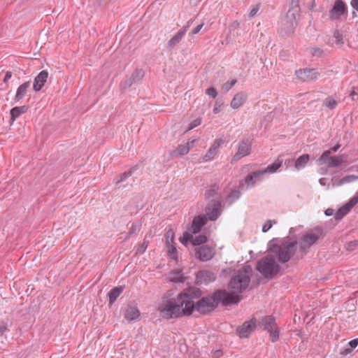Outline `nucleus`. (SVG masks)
<instances>
[{"instance_id": "1", "label": "nucleus", "mask_w": 358, "mask_h": 358, "mask_svg": "<svg viewBox=\"0 0 358 358\" xmlns=\"http://www.w3.org/2000/svg\"><path fill=\"white\" fill-rule=\"evenodd\" d=\"M186 289L180 292L176 299L162 301L158 306L157 310L164 318H178L182 316H189L192 314V305L189 303Z\"/></svg>"}, {"instance_id": "2", "label": "nucleus", "mask_w": 358, "mask_h": 358, "mask_svg": "<svg viewBox=\"0 0 358 358\" xmlns=\"http://www.w3.org/2000/svg\"><path fill=\"white\" fill-rule=\"evenodd\" d=\"M186 294L188 296L187 299L193 306L192 312L196 310L200 314L207 315L213 311L218 305L215 292L210 296L201 297L196 303H194L193 300L199 299L201 296V289L195 287H190L186 289Z\"/></svg>"}, {"instance_id": "3", "label": "nucleus", "mask_w": 358, "mask_h": 358, "mask_svg": "<svg viewBox=\"0 0 358 358\" xmlns=\"http://www.w3.org/2000/svg\"><path fill=\"white\" fill-rule=\"evenodd\" d=\"M252 273V269L249 265L244 266L242 268L236 271L229 282V289L231 292L242 293L245 291L249 285Z\"/></svg>"}, {"instance_id": "4", "label": "nucleus", "mask_w": 358, "mask_h": 358, "mask_svg": "<svg viewBox=\"0 0 358 358\" xmlns=\"http://www.w3.org/2000/svg\"><path fill=\"white\" fill-rule=\"evenodd\" d=\"M271 252L274 254L280 263H286L291 258L296 259L298 252L297 241H284L280 243L273 244L270 248Z\"/></svg>"}, {"instance_id": "5", "label": "nucleus", "mask_w": 358, "mask_h": 358, "mask_svg": "<svg viewBox=\"0 0 358 358\" xmlns=\"http://www.w3.org/2000/svg\"><path fill=\"white\" fill-rule=\"evenodd\" d=\"M322 236L321 228H315L304 234L299 241V249L296 255V259H302L310 250L312 245L317 242Z\"/></svg>"}, {"instance_id": "6", "label": "nucleus", "mask_w": 358, "mask_h": 358, "mask_svg": "<svg viewBox=\"0 0 358 358\" xmlns=\"http://www.w3.org/2000/svg\"><path fill=\"white\" fill-rule=\"evenodd\" d=\"M257 271L266 278H272L279 270L273 256L268 255L259 259L257 264Z\"/></svg>"}, {"instance_id": "7", "label": "nucleus", "mask_w": 358, "mask_h": 358, "mask_svg": "<svg viewBox=\"0 0 358 358\" xmlns=\"http://www.w3.org/2000/svg\"><path fill=\"white\" fill-rule=\"evenodd\" d=\"M264 329L270 334L272 342H275L279 338V329L275 324V317L269 315L264 317L262 320Z\"/></svg>"}, {"instance_id": "8", "label": "nucleus", "mask_w": 358, "mask_h": 358, "mask_svg": "<svg viewBox=\"0 0 358 358\" xmlns=\"http://www.w3.org/2000/svg\"><path fill=\"white\" fill-rule=\"evenodd\" d=\"M234 294L235 293L233 292L230 294L226 290L220 289L215 292V296L217 298V303L222 302L224 306L236 304L241 301V297Z\"/></svg>"}, {"instance_id": "9", "label": "nucleus", "mask_w": 358, "mask_h": 358, "mask_svg": "<svg viewBox=\"0 0 358 358\" xmlns=\"http://www.w3.org/2000/svg\"><path fill=\"white\" fill-rule=\"evenodd\" d=\"M251 150L252 142L248 138L241 140L238 144L236 153L231 158V164H234L242 157L249 155L251 152Z\"/></svg>"}, {"instance_id": "10", "label": "nucleus", "mask_w": 358, "mask_h": 358, "mask_svg": "<svg viewBox=\"0 0 358 358\" xmlns=\"http://www.w3.org/2000/svg\"><path fill=\"white\" fill-rule=\"evenodd\" d=\"M296 77L303 82H311L318 78L320 73L316 69H303L296 71Z\"/></svg>"}, {"instance_id": "11", "label": "nucleus", "mask_w": 358, "mask_h": 358, "mask_svg": "<svg viewBox=\"0 0 358 358\" xmlns=\"http://www.w3.org/2000/svg\"><path fill=\"white\" fill-rule=\"evenodd\" d=\"M196 139H192L187 141L186 143L180 144L177 148L171 151L169 155L172 159L179 158L187 155L189 150L194 146Z\"/></svg>"}, {"instance_id": "12", "label": "nucleus", "mask_w": 358, "mask_h": 358, "mask_svg": "<svg viewBox=\"0 0 358 358\" xmlns=\"http://www.w3.org/2000/svg\"><path fill=\"white\" fill-rule=\"evenodd\" d=\"M256 328V320L255 318L245 321L236 329V333L241 338H248Z\"/></svg>"}, {"instance_id": "13", "label": "nucleus", "mask_w": 358, "mask_h": 358, "mask_svg": "<svg viewBox=\"0 0 358 358\" xmlns=\"http://www.w3.org/2000/svg\"><path fill=\"white\" fill-rule=\"evenodd\" d=\"M192 24V20H189L186 25L183 26L167 43L166 48L169 50H173L175 46L178 45L185 35L187 29Z\"/></svg>"}, {"instance_id": "14", "label": "nucleus", "mask_w": 358, "mask_h": 358, "mask_svg": "<svg viewBox=\"0 0 358 358\" xmlns=\"http://www.w3.org/2000/svg\"><path fill=\"white\" fill-rule=\"evenodd\" d=\"M215 255V250L212 246L204 245L196 248V257L202 262L211 259Z\"/></svg>"}, {"instance_id": "15", "label": "nucleus", "mask_w": 358, "mask_h": 358, "mask_svg": "<svg viewBox=\"0 0 358 358\" xmlns=\"http://www.w3.org/2000/svg\"><path fill=\"white\" fill-rule=\"evenodd\" d=\"M224 143L222 138H217L214 141L210 148L208 150L206 155L199 160V162H209L215 159L218 153L220 147Z\"/></svg>"}, {"instance_id": "16", "label": "nucleus", "mask_w": 358, "mask_h": 358, "mask_svg": "<svg viewBox=\"0 0 358 358\" xmlns=\"http://www.w3.org/2000/svg\"><path fill=\"white\" fill-rule=\"evenodd\" d=\"M216 275L214 273L207 270L199 271L196 275L197 285H207L215 281Z\"/></svg>"}, {"instance_id": "17", "label": "nucleus", "mask_w": 358, "mask_h": 358, "mask_svg": "<svg viewBox=\"0 0 358 358\" xmlns=\"http://www.w3.org/2000/svg\"><path fill=\"white\" fill-rule=\"evenodd\" d=\"M221 203L219 201H214L206 208V217L207 220H216L220 215Z\"/></svg>"}, {"instance_id": "18", "label": "nucleus", "mask_w": 358, "mask_h": 358, "mask_svg": "<svg viewBox=\"0 0 358 358\" xmlns=\"http://www.w3.org/2000/svg\"><path fill=\"white\" fill-rule=\"evenodd\" d=\"M346 161L345 157L344 155H338L330 157L328 156L325 160H319L318 162L320 164H325L329 168H334L338 167L342 164L345 163Z\"/></svg>"}, {"instance_id": "19", "label": "nucleus", "mask_w": 358, "mask_h": 358, "mask_svg": "<svg viewBox=\"0 0 358 358\" xmlns=\"http://www.w3.org/2000/svg\"><path fill=\"white\" fill-rule=\"evenodd\" d=\"M345 11L346 6L344 1L342 0H336L330 10V18L331 20L338 19Z\"/></svg>"}, {"instance_id": "20", "label": "nucleus", "mask_w": 358, "mask_h": 358, "mask_svg": "<svg viewBox=\"0 0 358 358\" xmlns=\"http://www.w3.org/2000/svg\"><path fill=\"white\" fill-rule=\"evenodd\" d=\"M206 222L207 217L205 215L196 216L192 220L189 230L192 234H197Z\"/></svg>"}, {"instance_id": "21", "label": "nucleus", "mask_w": 358, "mask_h": 358, "mask_svg": "<svg viewBox=\"0 0 358 358\" xmlns=\"http://www.w3.org/2000/svg\"><path fill=\"white\" fill-rule=\"evenodd\" d=\"M48 77V73L47 71H41L35 78L34 81L33 88L36 92L40 91L44 86Z\"/></svg>"}, {"instance_id": "22", "label": "nucleus", "mask_w": 358, "mask_h": 358, "mask_svg": "<svg viewBox=\"0 0 358 358\" xmlns=\"http://www.w3.org/2000/svg\"><path fill=\"white\" fill-rule=\"evenodd\" d=\"M265 173L263 170L253 171L246 176L245 178V182L248 186H253L257 182L261 181Z\"/></svg>"}, {"instance_id": "23", "label": "nucleus", "mask_w": 358, "mask_h": 358, "mask_svg": "<svg viewBox=\"0 0 358 358\" xmlns=\"http://www.w3.org/2000/svg\"><path fill=\"white\" fill-rule=\"evenodd\" d=\"M247 99L248 94L245 92H239L234 95L230 106L234 109H238L245 103Z\"/></svg>"}, {"instance_id": "24", "label": "nucleus", "mask_w": 358, "mask_h": 358, "mask_svg": "<svg viewBox=\"0 0 358 358\" xmlns=\"http://www.w3.org/2000/svg\"><path fill=\"white\" fill-rule=\"evenodd\" d=\"M30 87V81H27L20 85L17 89L15 100L19 101L22 100L27 94L28 89Z\"/></svg>"}, {"instance_id": "25", "label": "nucleus", "mask_w": 358, "mask_h": 358, "mask_svg": "<svg viewBox=\"0 0 358 358\" xmlns=\"http://www.w3.org/2000/svg\"><path fill=\"white\" fill-rule=\"evenodd\" d=\"M27 110L28 107L27 106H15L10 111L11 123L14 122L22 114L27 113Z\"/></svg>"}, {"instance_id": "26", "label": "nucleus", "mask_w": 358, "mask_h": 358, "mask_svg": "<svg viewBox=\"0 0 358 358\" xmlns=\"http://www.w3.org/2000/svg\"><path fill=\"white\" fill-rule=\"evenodd\" d=\"M140 316V311L136 307L129 306L124 312V317L128 321L136 320Z\"/></svg>"}, {"instance_id": "27", "label": "nucleus", "mask_w": 358, "mask_h": 358, "mask_svg": "<svg viewBox=\"0 0 358 358\" xmlns=\"http://www.w3.org/2000/svg\"><path fill=\"white\" fill-rule=\"evenodd\" d=\"M124 290V287H115L108 292L109 303H113Z\"/></svg>"}, {"instance_id": "28", "label": "nucleus", "mask_w": 358, "mask_h": 358, "mask_svg": "<svg viewBox=\"0 0 358 358\" xmlns=\"http://www.w3.org/2000/svg\"><path fill=\"white\" fill-rule=\"evenodd\" d=\"M310 159L309 155L304 154L300 156L295 162L294 166L296 169L299 170L306 166Z\"/></svg>"}, {"instance_id": "29", "label": "nucleus", "mask_w": 358, "mask_h": 358, "mask_svg": "<svg viewBox=\"0 0 358 358\" xmlns=\"http://www.w3.org/2000/svg\"><path fill=\"white\" fill-rule=\"evenodd\" d=\"M299 8L297 5L290 8L287 12V17L289 20L292 24L293 21H296V18L299 16Z\"/></svg>"}, {"instance_id": "30", "label": "nucleus", "mask_w": 358, "mask_h": 358, "mask_svg": "<svg viewBox=\"0 0 358 358\" xmlns=\"http://www.w3.org/2000/svg\"><path fill=\"white\" fill-rule=\"evenodd\" d=\"M137 169V166H133L132 168H131L129 170L125 171L124 173L120 174V176H118L117 178H116V181H115V183L117 185L120 182H124V180H126L128 178H129L130 176H131L133 172Z\"/></svg>"}, {"instance_id": "31", "label": "nucleus", "mask_w": 358, "mask_h": 358, "mask_svg": "<svg viewBox=\"0 0 358 358\" xmlns=\"http://www.w3.org/2000/svg\"><path fill=\"white\" fill-rule=\"evenodd\" d=\"M145 76V72L141 69H135L130 76L132 81L136 84L140 83Z\"/></svg>"}, {"instance_id": "32", "label": "nucleus", "mask_w": 358, "mask_h": 358, "mask_svg": "<svg viewBox=\"0 0 358 358\" xmlns=\"http://www.w3.org/2000/svg\"><path fill=\"white\" fill-rule=\"evenodd\" d=\"M166 248H167V254L168 256L175 260H177L178 259V252L177 249L175 245V243H166Z\"/></svg>"}, {"instance_id": "33", "label": "nucleus", "mask_w": 358, "mask_h": 358, "mask_svg": "<svg viewBox=\"0 0 358 358\" xmlns=\"http://www.w3.org/2000/svg\"><path fill=\"white\" fill-rule=\"evenodd\" d=\"M282 166V161L277 160L272 164L268 165L266 169H262L265 174L273 173Z\"/></svg>"}, {"instance_id": "34", "label": "nucleus", "mask_w": 358, "mask_h": 358, "mask_svg": "<svg viewBox=\"0 0 358 358\" xmlns=\"http://www.w3.org/2000/svg\"><path fill=\"white\" fill-rule=\"evenodd\" d=\"M193 234L190 231H185L183 233L182 236L180 238V241L182 244L187 246L188 243H192Z\"/></svg>"}, {"instance_id": "35", "label": "nucleus", "mask_w": 358, "mask_h": 358, "mask_svg": "<svg viewBox=\"0 0 358 358\" xmlns=\"http://www.w3.org/2000/svg\"><path fill=\"white\" fill-rule=\"evenodd\" d=\"M350 210L344 205L335 214V219L336 220H341L345 215H346Z\"/></svg>"}, {"instance_id": "36", "label": "nucleus", "mask_w": 358, "mask_h": 358, "mask_svg": "<svg viewBox=\"0 0 358 358\" xmlns=\"http://www.w3.org/2000/svg\"><path fill=\"white\" fill-rule=\"evenodd\" d=\"M323 105L332 110L337 106V101L333 97L329 96L324 99Z\"/></svg>"}, {"instance_id": "37", "label": "nucleus", "mask_w": 358, "mask_h": 358, "mask_svg": "<svg viewBox=\"0 0 358 358\" xmlns=\"http://www.w3.org/2000/svg\"><path fill=\"white\" fill-rule=\"evenodd\" d=\"M141 226V222H139L138 223H133L129 229V231L127 234L125 239L129 238V237L135 234H136L137 231L140 230Z\"/></svg>"}, {"instance_id": "38", "label": "nucleus", "mask_w": 358, "mask_h": 358, "mask_svg": "<svg viewBox=\"0 0 358 358\" xmlns=\"http://www.w3.org/2000/svg\"><path fill=\"white\" fill-rule=\"evenodd\" d=\"M340 148L339 144H336L330 149L324 151L322 155L320 157L319 160H325V159L329 156L332 152H336Z\"/></svg>"}, {"instance_id": "39", "label": "nucleus", "mask_w": 358, "mask_h": 358, "mask_svg": "<svg viewBox=\"0 0 358 358\" xmlns=\"http://www.w3.org/2000/svg\"><path fill=\"white\" fill-rule=\"evenodd\" d=\"M358 180V176H355V175H348V176H346L343 178H342L338 185H342L345 183H348V182H354L355 180Z\"/></svg>"}, {"instance_id": "40", "label": "nucleus", "mask_w": 358, "mask_h": 358, "mask_svg": "<svg viewBox=\"0 0 358 358\" xmlns=\"http://www.w3.org/2000/svg\"><path fill=\"white\" fill-rule=\"evenodd\" d=\"M207 241V237L205 235H199L192 238V244L194 245H199L205 243Z\"/></svg>"}, {"instance_id": "41", "label": "nucleus", "mask_w": 358, "mask_h": 358, "mask_svg": "<svg viewBox=\"0 0 358 358\" xmlns=\"http://www.w3.org/2000/svg\"><path fill=\"white\" fill-rule=\"evenodd\" d=\"M236 83H237V80L236 79H233L231 81L226 82L225 83H224L222 85V90L224 92H227L234 87V85Z\"/></svg>"}, {"instance_id": "42", "label": "nucleus", "mask_w": 358, "mask_h": 358, "mask_svg": "<svg viewBox=\"0 0 358 358\" xmlns=\"http://www.w3.org/2000/svg\"><path fill=\"white\" fill-rule=\"evenodd\" d=\"M133 84H135L131 77H127L124 80L120 83V87L125 90L131 87Z\"/></svg>"}, {"instance_id": "43", "label": "nucleus", "mask_w": 358, "mask_h": 358, "mask_svg": "<svg viewBox=\"0 0 358 358\" xmlns=\"http://www.w3.org/2000/svg\"><path fill=\"white\" fill-rule=\"evenodd\" d=\"M334 37L336 39L335 43L337 45H341L343 44V35L341 33H340V31L338 30H335V31L334 33Z\"/></svg>"}, {"instance_id": "44", "label": "nucleus", "mask_w": 358, "mask_h": 358, "mask_svg": "<svg viewBox=\"0 0 358 358\" xmlns=\"http://www.w3.org/2000/svg\"><path fill=\"white\" fill-rule=\"evenodd\" d=\"M358 203V194H356L350 201L345 205L350 210Z\"/></svg>"}, {"instance_id": "45", "label": "nucleus", "mask_w": 358, "mask_h": 358, "mask_svg": "<svg viewBox=\"0 0 358 358\" xmlns=\"http://www.w3.org/2000/svg\"><path fill=\"white\" fill-rule=\"evenodd\" d=\"M241 192L238 190H232L227 196V199L230 200L231 202L238 199L240 197Z\"/></svg>"}, {"instance_id": "46", "label": "nucleus", "mask_w": 358, "mask_h": 358, "mask_svg": "<svg viewBox=\"0 0 358 358\" xmlns=\"http://www.w3.org/2000/svg\"><path fill=\"white\" fill-rule=\"evenodd\" d=\"M277 222L275 220H268L262 227V231L267 232L273 226V224H276Z\"/></svg>"}, {"instance_id": "47", "label": "nucleus", "mask_w": 358, "mask_h": 358, "mask_svg": "<svg viewBox=\"0 0 358 358\" xmlns=\"http://www.w3.org/2000/svg\"><path fill=\"white\" fill-rule=\"evenodd\" d=\"M148 246V241L144 240L143 243L137 248V254H143Z\"/></svg>"}, {"instance_id": "48", "label": "nucleus", "mask_w": 358, "mask_h": 358, "mask_svg": "<svg viewBox=\"0 0 358 358\" xmlns=\"http://www.w3.org/2000/svg\"><path fill=\"white\" fill-rule=\"evenodd\" d=\"M201 123V117H198L196 119H195L194 121H192L189 127H188V129H187V131H190L192 129H193L194 128L196 127L197 126L200 125Z\"/></svg>"}, {"instance_id": "49", "label": "nucleus", "mask_w": 358, "mask_h": 358, "mask_svg": "<svg viewBox=\"0 0 358 358\" xmlns=\"http://www.w3.org/2000/svg\"><path fill=\"white\" fill-rule=\"evenodd\" d=\"M166 239L167 243H171L174 242V233L170 229L166 233Z\"/></svg>"}, {"instance_id": "50", "label": "nucleus", "mask_w": 358, "mask_h": 358, "mask_svg": "<svg viewBox=\"0 0 358 358\" xmlns=\"http://www.w3.org/2000/svg\"><path fill=\"white\" fill-rule=\"evenodd\" d=\"M260 7H261L260 3L254 5L249 13L250 17H253L257 13V12L260 9Z\"/></svg>"}, {"instance_id": "51", "label": "nucleus", "mask_w": 358, "mask_h": 358, "mask_svg": "<svg viewBox=\"0 0 358 358\" xmlns=\"http://www.w3.org/2000/svg\"><path fill=\"white\" fill-rule=\"evenodd\" d=\"M312 55L317 57H321L324 55V51L320 48H312Z\"/></svg>"}, {"instance_id": "52", "label": "nucleus", "mask_w": 358, "mask_h": 358, "mask_svg": "<svg viewBox=\"0 0 358 358\" xmlns=\"http://www.w3.org/2000/svg\"><path fill=\"white\" fill-rule=\"evenodd\" d=\"M206 94H208V96H210L213 98H215L217 95V90L213 87L208 88L206 90Z\"/></svg>"}, {"instance_id": "53", "label": "nucleus", "mask_w": 358, "mask_h": 358, "mask_svg": "<svg viewBox=\"0 0 358 358\" xmlns=\"http://www.w3.org/2000/svg\"><path fill=\"white\" fill-rule=\"evenodd\" d=\"M358 245V241L355 240L353 241L349 242L346 245V249L349 251H352L355 249V248Z\"/></svg>"}, {"instance_id": "54", "label": "nucleus", "mask_w": 358, "mask_h": 358, "mask_svg": "<svg viewBox=\"0 0 358 358\" xmlns=\"http://www.w3.org/2000/svg\"><path fill=\"white\" fill-rule=\"evenodd\" d=\"M8 331L7 324L4 322L0 323V334L2 336Z\"/></svg>"}, {"instance_id": "55", "label": "nucleus", "mask_w": 358, "mask_h": 358, "mask_svg": "<svg viewBox=\"0 0 358 358\" xmlns=\"http://www.w3.org/2000/svg\"><path fill=\"white\" fill-rule=\"evenodd\" d=\"M204 24L203 23H201L200 24H199L198 26H196L190 33L189 34H192V35H194V34H198L200 30L202 29V27H203Z\"/></svg>"}, {"instance_id": "56", "label": "nucleus", "mask_w": 358, "mask_h": 358, "mask_svg": "<svg viewBox=\"0 0 358 358\" xmlns=\"http://www.w3.org/2000/svg\"><path fill=\"white\" fill-rule=\"evenodd\" d=\"M351 348H355L358 345V338H355L348 343Z\"/></svg>"}, {"instance_id": "57", "label": "nucleus", "mask_w": 358, "mask_h": 358, "mask_svg": "<svg viewBox=\"0 0 358 358\" xmlns=\"http://www.w3.org/2000/svg\"><path fill=\"white\" fill-rule=\"evenodd\" d=\"M222 106V103H220L218 101L215 102L214 108H213V113L215 114L218 113L220 111V107Z\"/></svg>"}, {"instance_id": "58", "label": "nucleus", "mask_w": 358, "mask_h": 358, "mask_svg": "<svg viewBox=\"0 0 358 358\" xmlns=\"http://www.w3.org/2000/svg\"><path fill=\"white\" fill-rule=\"evenodd\" d=\"M11 77H12V73L10 71H6L4 78H3V82L5 83H7L8 80L10 79Z\"/></svg>"}, {"instance_id": "59", "label": "nucleus", "mask_w": 358, "mask_h": 358, "mask_svg": "<svg viewBox=\"0 0 358 358\" xmlns=\"http://www.w3.org/2000/svg\"><path fill=\"white\" fill-rule=\"evenodd\" d=\"M350 4L353 8L358 11V0H351Z\"/></svg>"}, {"instance_id": "60", "label": "nucleus", "mask_w": 358, "mask_h": 358, "mask_svg": "<svg viewBox=\"0 0 358 358\" xmlns=\"http://www.w3.org/2000/svg\"><path fill=\"white\" fill-rule=\"evenodd\" d=\"M240 26V23L238 22V21H234V22H232L230 26H229V28L230 29H238Z\"/></svg>"}, {"instance_id": "61", "label": "nucleus", "mask_w": 358, "mask_h": 358, "mask_svg": "<svg viewBox=\"0 0 358 358\" xmlns=\"http://www.w3.org/2000/svg\"><path fill=\"white\" fill-rule=\"evenodd\" d=\"M215 193V192L214 189H210L207 192V196H208V197L213 196Z\"/></svg>"}, {"instance_id": "62", "label": "nucleus", "mask_w": 358, "mask_h": 358, "mask_svg": "<svg viewBox=\"0 0 358 358\" xmlns=\"http://www.w3.org/2000/svg\"><path fill=\"white\" fill-rule=\"evenodd\" d=\"M351 352V350L349 349V348H347V349H345L342 352L341 354L344 355H348V353H350Z\"/></svg>"}, {"instance_id": "63", "label": "nucleus", "mask_w": 358, "mask_h": 358, "mask_svg": "<svg viewBox=\"0 0 358 358\" xmlns=\"http://www.w3.org/2000/svg\"><path fill=\"white\" fill-rule=\"evenodd\" d=\"M325 213H326L327 215H332V210L331 209H327L325 211Z\"/></svg>"}, {"instance_id": "64", "label": "nucleus", "mask_w": 358, "mask_h": 358, "mask_svg": "<svg viewBox=\"0 0 358 358\" xmlns=\"http://www.w3.org/2000/svg\"><path fill=\"white\" fill-rule=\"evenodd\" d=\"M319 182H320V185H325V178H320L319 180Z\"/></svg>"}]
</instances>
